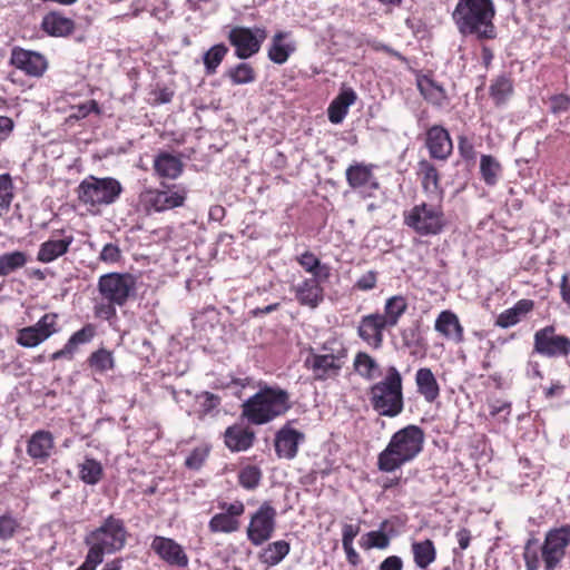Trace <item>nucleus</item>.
Returning <instances> with one entry per match:
<instances>
[{"instance_id": "1", "label": "nucleus", "mask_w": 570, "mask_h": 570, "mask_svg": "<svg viewBox=\"0 0 570 570\" xmlns=\"http://www.w3.org/2000/svg\"><path fill=\"white\" fill-rule=\"evenodd\" d=\"M424 432L414 424L396 431L377 455V469L391 473L412 462L423 450Z\"/></svg>"}, {"instance_id": "2", "label": "nucleus", "mask_w": 570, "mask_h": 570, "mask_svg": "<svg viewBox=\"0 0 570 570\" xmlns=\"http://www.w3.org/2000/svg\"><path fill=\"white\" fill-rule=\"evenodd\" d=\"M494 16L495 7L492 0H459L452 13L461 35L475 36L480 40L497 37Z\"/></svg>"}, {"instance_id": "3", "label": "nucleus", "mask_w": 570, "mask_h": 570, "mask_svg": "<svg viewBox=\"0 0 570 570\" xmlns=\"http://www.w3.org/2000/svg\"><path fill=\"white\" fill-rule=\"evenodd\" d=\"M292 407L289 394L279 386L263 385L242 404V416L254 425L267 424Z\"/></svg>"}, {"instance_id": "4", "label": "nucleus", "mask_w": 570, "mask_h": 570, "mask_svg": "<svg viewBox=\"0 0 570 570\" xmlns=\"http://www.w3.org/2000/svg\"><path fill=\"white\" fill-rule=\"evenodd\" d=\"M570 544V524L550 529L542 546L537 540H529L524 547L523 558L527 570H539L541 561L546 570H556Z\"/></svg>"}, {"instance_id": "5", "label": "nucleus", "mask_w": 570, "mask_h": 570, "mask_svg": "<svg viewBox=\"0 0 570 570\" xmlns=\"http://www.w3.org/2000/svg\"><path fill=\"white\" fill-rule=\"evenodd\" d=\"M347 361V348L337 337L327 338L317 348H313L304 365L312 372L315 381L334 380L340 376Z\"/></svg>"}, {"instance_id": "6", "label": "nucleus", "mask_w": 570, "mask_h": 570, "mask_svg": "<svg viewBox=\"0 0 570 570\" xmlns=\"http://www.w3.org/2000/svg\"><path fill=\"white\" fill-rule=\"evenodd\" d=\"M368 397L381 416L396 417L403 412V379L395 366H389L385 376L370 387Z\"/></svg>"}, {"instance_id": "7", "label": "nucleus", "mask_w": 570, "mask_h": 570, "mask_svg": "<svg viewBox=\"0 0 570 570\" xmlns=\"http://www.w3.org/2000/svg\"><path fill=\"white\" fill-rule=\"evenodd\" d=\"M128 531L125 522L115 515L107 517L101 525L85 537V544L100 556L120 551L127 542Z\"/></svg>"}, {"instance_id": "8", "label": "nucleus", "mask_w": 570, "mask_h": 570, "mask_svg": "<svg viewBox=\"0 0 570 570\" xmlns=\"http://www.w3.org/2000/svg\"><path fill=\"white\" fill-rule=\"evenodd\" d=\"M404 225L420 236H434L443 232L446 218L441 204L422 202L403 214Z\"/></svg>"}, {"instance_id": "9", "label": "nucleus", "mask_w": 570, "mask_h": 570, "mask_svg": "<svg viewBox=\"0 0 570 570\" xmlns=\"http://www.w3.org/2000/svg\"><path fill=\"white\" fill-rule=\"evenodd\" d=\"M122 193L119 180L112 177L97 178L89 176L78 187L79 200L90 207H101L114 204Z\"/></svg>"}, {"instance_id": "10", "label": "nucleus", "mask_w": 570, "mask_h": 570, "mask_svg": "<svg viewBox=\"0 0 570 570\" xmlns=\"http://www.w3.org/2000/svg\"><path fill=\"white\" fill-rule=\"evenodd\" d=\"M163 188H145L139 195V205L147 213H160L184 205L187 190L181 185H161Z\"/></svg>"}, {"instance_id": "11", "label": "nucleus", "mask_w": 570, "mask_h": 570, "mask_svg": "<svg viewBox=\"0 0 570 570\" xmlns=\"http://www.w3.org/2000/svg\"><path fill=\"white\" fill-rule=\"evenodd\" d=\"M97 289L104 299L124 306L136 293V278L129 273H108L99 277Z\"/></svg>"}, {"instance_id": "12", "label": "nucleus", "mask_w": 570, "mask_h": 570, "mask_svg": "<svg viewBox=\"0 0 570 570\" xmlns=\"http://www.w3.org/2000/svg\"><path fill=\"white\" fill-rule=\"evenodd\" d=\"M267 38V31L262 27H233L228 32V40L235 48V56L248 59L256 55Z\"/></svg>"}, {"instance_id": "13", "label": "nucleus", "mask_w": 570, "mask_h": 570, "mask_svg": "<svg viewBox=\"0 0 570 570\" xmlns=\"http://www.w3.org/2000/svg\"><path fill=\"white\" fill-rule=\"evenodd\" d=\"M276 509L269 502H263L252 514L247 527V539L258 547L268 541L276 528Z\"/></svg>"}, {"instance_id": "14", "label": "nucleus", "mask_w": 570, "mask_h": 570, "mask_svg": "<svg viewBox=\"0 0 570 570\" xmlns=\"http://www.w3.org/2000/svg\"><path fill=\"white\" fill-rule=\"evenodd\" d=\"M534 351L546 357H567L570 355V338L557 334L554 326H546L534 333Z\"/></svg>"}, {"instance_id": "15", "label": "nucleus", "mask_w": 570, "mask_h": 570, "mask_svg": "<svg viewBox=\"0 0 570 570\" xmlns=\"http://www.w3.org/2000/svg\"><path fill=\"white\" fill-rule=\"evenodd\" d=\"M57 320L56 313L45 314L35 325L18 331L17 343L28 348L38 346L58 332Z\"/></svg>"}, {"instance_id": "16", "label": "nucleus", "mask_w": 570, "mask_h": 570, "mask_svg": "<svg viewBox=\"0 0 570 570\" xmlns=\"http://www.w3.org/2000/svg\"><path fill=\"white\" fill-rule=\"evenodd\" d=\"M218 508L223 510L216 513L208 522L209 531L213 533H233L239 530V517L245 511V505L242 501H234L233 503L219 502Z\"/></svg>"}, {"instance_id": "17", "label": "nucleus", "mask_w": 570, "mask_h": 570, "mask_svg": "<svg viewBox=\"0 0 570 570\" xmlns=\"http://www.w3.org/2000/svg\"><path fill=\"white\" fill-rule=\"evenodd\" d=\"M75 237L70 232L63 229L55 230L50 237L40 244L37 261L49 264L68 253Z\"/></svg>"}, {"instance_id": "18", "label": "nucleus", "mask_w": 570, "mask_h": 570, "mask_svg": "<svg viewBox=\"0 0 570 570\" xmlns=\"http://www.w3.org/2000/svg\"><path fill=\"white\" fill-rule=\"evenodd\" d=\"M150 549L168 566L186 568L189 563L184 548L171 538L155 535Z\"/></svg>"}, {"instance_id": "19", "label": "nucleus", "mask_w": 570, "mask_h": 570, "mask_svg": "<svg viewBox=\"0 0 570 570\" xmlns=\"http://www.w3.org/2000/svg\"><path fill=\"white\" fill-rule=\"evenodd\" d=\"M373 165L362 163L351 165L345 173L348 185L365 196H372L373 191L379 189L380 186L373 174Z\"/></svg>"}, {"instance_id": "20", "label": "nucleus", "mask_w": 570, "mask_h": 570, "mask_svg": "<svg viewBox=\"0 0 570 570\" xmlns=\"http://www.w3.org/2000/svg\"><path fill=\"white\" fill-rule=\"evenodd\" d=\"M11 63L28 76L40 77L47 69L46 58L35 51L14 48L11 53Z\"/></svg>"}, {"instance_id": "21", "label": "nucleus", "mask_w": 570, "mask_h": 570, "mask_svg": "<svg viewBox=\"0 0 570 570\" xmlns=\"http://www.w3.org/2000/svg\"><path fill=\"white\" fill-rule=\"evenodd\" d=\"M321 277H309L293 287L297 302L309 308H316L324 299V291L320 284Z\"/></svg>"}, {"instance_id": "22", "label": "nucleus", "mask_w": 570, "mask_h": 570, "mask_svg": "<svg viewBox=\"0 0 570 570\" xmlns=\"http://www.w3.org/2000/svg\"><path fill=\"white\" fill-rule=\"evenodd\" d=\"M303 440V433L285 425L275 435V451L279 458L291 460L296 456Z\"/></svg>"}, {"instance_id": "23", "label": "nucleus", "mask_w": 570, "mask_h": 570, "mask_svg": "<svg viewBox=\"0 0 570 570\" xmlns=\"http://www.w3.org/2000/svg\"><path fill=\"white\" fill-rule=\"evenodd\" d=\"M434 330L449 341L456 344L464 340V330L458 315L449 309L442 311L434 323Z\"/></svg>"}, {"instance_id": "24", "label": "nucleus", "mask_w": 570, "mask_h": 570, "mask_svg": "<svg viewBox=\"0 0 570 570\" xmlns=\"http://www.w3.org/2000/svg\"><path fill=\"white\" fill-rule=\"evenodd\" d=\"M387 327L381 314H370L362 317L358 326V335L367 344L379 347L383 342V331Z\"/></svg>"}, {"instance_id": "25", "label": "nucleus", "mask_w": 570, "mask_h": 570, "mask_svg": "<svg viewBox=\"0 0 570 570\" xmlns=\"http://www.w3.org/2000/svg\"><path fill=\"white\" fill-rule=\"evenodd\" d=\"M426 147L433 158H448L453 148L448 130L441 126L431 127L426 132Z\"/></svg>"}, {"instance_id": "26", "label": "nucleus", "mask_w": 570, "mask_h": 570, "mask_svg": "<svg viewBox=\"0 0 570 570\" xmlns=\"http://www.w3.org/2000/svg\"><path fill=\"white\" fill-rule=\"evenodd\" d=\"M154 170L158 177L174 180L181 175L184 163L179 156L161 151L154 159Z\"/></svg>"}, {"instance_id": "27", "label": "nucleus", "mask_w": 570, "mask_h": 570, "mask_svg": "<svg viewBox=\"0 0 570 570\" xmlns=\"http://www.w3.org/2000/svg\"><path fill=\"white\" fill-rule=\"evenodd\" d=\"M415 385L417 393L428 403L435 402L440 396V385L432 370L420 367L415 373Z\"/></svg>"}, {"instance_id": "28", "label": "nucleus", "mask_w": 570, "mask_h": 570, "mask_svg": "<svg viewBox=\"0 0 570 570\" xmlns=\"http://www.w3.org/2000/svg\"><path fill=\"white\" fill-rule=\"evenodd\" d=\"M225 444L233 452L248 450L254 442L255 434L247 428L233 425L225 431Z\"/></svg>"}, {"instance_id": "29", "label": "nucleus", "mask_w": 570, "mask_h": 570, "mask_svg": "<svg viewBox=\"0 0 570 570\" xmlns=\"http://www.w3.org/2000/svg\"><path fill=\"white\" fill-rule=\"evenodd\" d=\"M42 30L52 37H66L75 29V22L59 12L47 13L41 21Z\"/></svg>"}, {"instance_id": "30", "label": "nucleus", "mask_w": 570, "mask_h": 570, "mask_svg": "<svg viewBox=\"0 0 570 570\" xmlns=\"http://www.w3.org/2000/svg\"><path fill=\"white\" fill-rule=\"evenodd\" d=\"M53 436L49 431L39 430L29 439L27 452L32 459L45 460L53 449Z\"/></svg>"}, {"instance_id": "31", "label": "nucleus", "mask_w": 570, "mask_h": 570, "mask_svg": "<svg viewBox=\"0 0 570 570\" xmlns=\"http://www.w3.org/2000/svg\"><path fill=\"white\" fill-rule=\"evenodd\" d=\"M294 51L295 43L294 41L288 40V35L285 32H277L272 39L268 49V58L274 63L283 65Z\"/></svg>"}, {"instance_id": "32", "label": "nucleus", "mask_w": 570, "mask_h": 570, "mask_svg": "<svg viewBox=\"0 0 570 570\" xmlns=\"http://www.w3.org/2000/svg\"><path fill=\"white\" fill-rule=\"evenodd\" d=\"M356 100V94L353 89H344L331 102L328 107V119L332 124H341L346 117L350 106Z\"/></svg>"}, {"instance_id": "33", "label": "nucleus", "mask_w": 570, "mask_h": 570, "mask_svg": "<svg viewBox=\"0 0 570 570\" xmlns=\"http://www.w3.org/2000/svg\"><path fill=\"white\" fill-rule=\"evenodd\" d=\"M533 308V302L530 299H520L514 306L503 311L497 318L495 325L502 328L511 327L518 324L522 316Z\"/></svg>"}, {"instance_id": "34", "label": "nucleus", "mask_w": 570, "mask_h": 570, "mask_svg": "<svg viewBox=\"0 0 570 570\" xmlns=\"http://www.w3.org/2000/svg\"><path fill=\"white\" fill-rule=\"evenodd\" d=\"M414 563L425 570L436 559V549L432 540L414 541L411 546Z\"/></svg>"}, {"instance_id": "35", "label": "nucleus", "mask_w": 570, "mask_h": 570, "mask_svg": "<svg viewBox=\"0 0 570 570\" xmlns=\"http://www.w3.org/2000/svg\"><path fill=\"white\" fill-rule=\"evenodd\" d=\"M417 87L424 98L434 106L443 107L448 101V96L442 86L436 83L430 77L417 79Z\"/></svg>"}, {"instance_id": "36", "label": "nucleus", "mask_w": 570, "mask_h": 570, "mask_svg": "<svg viewBox=\"0 0 570 570\" xmlns=\"http://www.w3.org/2000/svg\"><path fill=\"white\" fill-rule=\"evenodd\" d=\"M291 546L285 540L269 543L259 554V560L267 567H274L289 553Z\"/></svg>"}, {"instance_id": "37", "label": "nucleus", "mask_w": 570, "mask_h": 570, "mask_svg": "<svg viewBox=\"0 0 570 570\" xmlns=\"http://www.w3.org/2000/svg\"><path fill=\"white\" fill-rule=\"evenodd\" d=\"M480 174L487 186H495L502 176V166L491 155H482L480 158Z\"/></svg>"}, {"instance_id": "38", "label": "nucleus", "mask_w": 570, "mask_h": 570, "mask_svg": "<svg viewBox=\"0 0 570 570\" xmlns=\"http://www.w3.org/2000/svg\"><path fill=\"white\" fill-rule=\"evenodd\" d=\"M407 308L406 299L401 295L390 297L384 305V314H381L383 321L389 327H393L399 323L400 317Z\"/></svg>"}, {"instance_id": "39", "label": "nucleus", "mask_w": 570, "mask_h": 570, "mask_svg": "<svg viewBox=\"0 0 570 570\" xmlns=\"http://www.w3.org/2000/svg\"><path fill=\"white\" fill-rule=\"evenodd\" d=\"M27 262V254L21 250L9 252L0 255V277H6L22 268Z\"/></svg>"}, {"instance_id": "40", "label": "nucleus", "mask_w": 570, "mask_h": 570, "mask_svg": "<svg viewBox=\"0 0 570 570\" xmlns=\"http://www.w3.org/2000/svg\"><path fill=\"white\" fill-rule=\"evenodd\" d=\"M387 521L382 522L376 531H370L364 534L360 541V546L365 550L386 549L390 546V537L384 532Z\"/></svg>"}, {"instance_id": "41", "label": "nucleus", "mask_w": 570, "mask_h": 570, "mask_svg": "<svg viewBox=\"0 0 570 570\" xmlns=\"http://www.w3.org/2000/svg\"><path fill=\"white\" fill-rule=\"evenodd\" d=\"M419 174L423 189L429 194H434L439 190V174L436 168L429 161L422 160L419 163Z\"/></svg>"}, {"instance_id": "42", "label": "nucleus", "mask_w": 570, "mask_h": 570, "mask_svg": "<svg viewBox=\"0 0 570 570\" xmlns=\"http://www.w3.org/2000/svg\"><path fill=\"white\" fill-rule=\"evenodd\" d=\"M228 52L224 43H218L209 48L203 56V61L207 75H214Z\"/></svg>"}, {"instance_id": "43", "label": "nucleus", "mask_w": 570, "mask_h": 570, "mask_svg": "<svg viewBox=\"0 0 570 570\" xmlns=\"http://www.w3.org/2000/svg\"><path fill=\"white\" fill-rule=\"evenodd\" d=\"M79 476L86 484H97L102 476L100 462L89 458L85 459V461L79 464Z\"/></svg>"}, {"instance_id": "44", "label": "nucleus", "mask_w": 570, "mask_h": 570, "mask_svg": "<svg viewBox=\"0 0 570 570\" xmlns=\"http://www.w3.org/2000/svg\"><path fill=\"white\" fill-rule=\"evenodd\" d=\"M354 368L363 379L373 380L379 370V364L367 353L360 352L355 356Z\"/></svg>"}, {"instance_id": "45", "label": "nucleus", "mask_w": 570, "mask_h": 570, "mask_svg": "<svg viewBox=\"0 0 570 570\" xmlns=\"http://www.w3.org/2000/svg\"><path fill=\"white\" fill-rule=\"evenodd\" d=\"M489 415L499 423H508L511 415V403L507 400L489 399L487 401Z\"/></svg>"}, {"instance_id": "46", "label": "nucleus", "mask_w": 570, "mask_h": 570, "mask_svg": "<svg viewBox=\"0 0 570 570\" xmlns=\"http://www.w3.org/2000/svg\"><path fill=\"white\" fill-rule=\"evenodd\" d=\"M234 85H246L255 80V71L249 63L240 62L227 72Z\"/></svg>"}, {"instance_id": "47", "label": "nucleus", "mask_w": 570, "mask_h": 570, "mask_svg": "<svg viewBox=\"0 0 570 570\" xmlns=\"http://www.w3.org/2000/svg\"><path fill=\"white\" fill-rule=\"evenodd\" d=\"M512 92V82L504 76L498 77L490 86V95L497 104L504 102Z\"/></svg>"}, {"instance_id": "48", "label": "nucleus", "mask_w": 570, "mask_h": 570, "mask_svg": "<svg viewBox=\"0 0 570 570\" xmlns=\"http://www.w3.org/2000/svg\"><path fill=\"white\" fill-rule=\"evenodd\" d=\"M95 335H96V326L94 324L89 323V324H86L79 331L75 332L67 341V344L75 353L79 345H83V344L91 342V340L95 337Z\"/></svg>"}, {"instance_id": "49", "label": "nucleus", "mask_w": 570, "mask_h": 570, "mask_svg": "<svg viewBox=\"0 0 570 570\" xmlns=\"http://www.w3.org/2000/svg\"><path fill=\"white\" fill-rule=\"evenodd\" d=\"M89 363L97 371L105 372L114 367V357L111 352L100 348L91 354Z\"/></svg>"}, {"instance_id": "50", "label": "nucleus", "mask_w": 570, "mask_h": 570, "mask_svg": "<svg viewBox=\"0 0 570 570\" xmlns=\"http://www.w3.org/2000/svg\"><path fill=\"white\" fill-rule=\"evenodd\" d=\"M261 478H262L261 470L254 465L245 466L239 472V475H238L239 484L247 490L255 489L259 484Z\"/></svg>"}, {"instance_id": "51", "label": "nucleus", "mask_w": 570, "mask_h": 570, "mask_svg": "<svg viewBox=\"0 0 570 570\" xmlns=\"http://www.w3.org/2000/svg\"><path fill=\"white\" fill-rule=\"evenodd\" d=\"M13 198V185L9 174L0 175V212L9 209Z\"/></svg>"}, {"instance_id": "52", "label": "nucleus", "mask_w": 570, "mask_h": 570, "mask_svg": "<svg viewBox=\"0 0 570 570\" xmlns=\"http://www.w3.org/2000/svg\"><path fill=\"white\" fill-rule=\"evenodd\" d=\"M297 262L307 273L312 274V277L322 276L321 261L313 253L304 252L297 257Z\"/></svg>"}, {"instance_id": "53", "label": "nucleus", "mask_w": 570, "mask_h": 570, "mask_svg": "<svg viewBox=\"0 0 570 570\" xmlns=\"http://www.w3.org/2000/svg\"><path fill=\"white\" fill-rule=\"evenodd\" d=\"M116 306H118L117 303L106 301L101 297L100 301L95 302L94 314L98 318L111 321L117 316Z\"/></svg>"}, {"instance_id": "54", "label": "nucleus", "mask_w": 570, "mask_h": 570, "mask_svg": "<svg viewBox=\"0 0 570 570\" xmlns=\"http://www.w3.org/2000/svg\"><path fill=\"white\" fill-rule=\"evenodd\" d=\"M209 453L207 446H198L194 449L185 460V465L190 470H199L205 463Z\"/></svg>"}, {"instance_id": "55", "label": "nucleus", "mask_w": 570, "mask_h": 570, "mask_svg": "<svg viewBox=\"0 0 570 570\" xmlns=\"http://www.w3.org/2000/svg\"><path fill=\"white\" fill-rule=\"evenodd\" d=\"M91 112L99 114V107L95 100H88L80 105L72 106L69 119L80 120L86 118Z\"/></svg>"}, {"instance_id": "56", "label": "nucleus", "mask_w": 570, "mask_h": 570, "mask_svg": "<svg viewBox=\"0 0 570 570\" xmlns=\"http://www.w3.org/2000/svg\"><path fill=\"white\" fill-rule=\"evenodd\" d=\"M120 258H121V252H120L119 247L112 243L106 244L99 254V259L101 262L108 263V264H115V263L119 262Z\"/></svg>"}, {"instance_id": "57", "label": "nucleus", "mask_w": 570, "mask_h": 570, "mask_svg": "<svg viewBox=\"0 0 570 570\" xmlns=\"http://www.w3.org/2000/svg\"><path fill=\"white\" fill-rule=\"evenodd\" d=\"M197 401L200 405L203 414L210 413L220 403L219 397L210 392H203L197 396Z\"/></svg>"}, {"instance_id": "58", "label": "nucleus", "mask_w": 570, "mask_h": 570, "mask_svg": "<svg viewBox=\"0 0 570 570\" xmlns=\"http://www.w3.org/2000/svg\"><path fill=\"white\" fill-rule=\"evenodd\" d=\"M18 521L12 518L11 515H1L0 517V538L3 540H7L11 538L17 528H18Z\"/></svg>"}, {"instance_id": "59", "label": "nucleus", "mask_w": 570, "mask_h": 570, "mask_svg": "<svg viewBox=\"0 0 570 570\" xmlns=\"http://www.w3.org/2000/svg\"><path fill=\"white\" fill-rule=\"evenodd\" d=\"M104 561V557L96 552L91 548H88V552L82 564L76 570H96L99 564Z\"/></svg>"}, {"instance_id": "60", "label": "nucleus", "mask_w": 570, "mask_h": 570, "mask_svg": "<svg viewBox=\"0 0 570 570\" xmlns=\"http://www.w3.org/2000/svg\"><path fill=\"white\" fill-rule=\"evenodd\" d=\"M360 533V527L353 523H346L342 529V544H353L354 539Z\"/></svg>"}, {"instance_id": "61", "label": "nucleus", "mask_w": 570, "mask_h": 570, "mask_svg": "<svg viewBox=\"0 0 570 570\" xmlns=\"http://www.w3.org/2000/svg\"><path fill=\"white\" fill-rule=\"evenodd\" d=\"M375 285L376 275L374 272H367L366 274L362 275L356 282V287L362 291L373 289Z\"/></svg>"}, {"instance_id": "62", "label": "nucleus", "mask_w": 570, "mask_h": 570, "mask_svg": "<svg viewBox=\"0 0 570 570\" xmlns=\"http://www.w3.org/2000/svg\"><path fill=\"white\" fill-rule=\"evenodd\" d=\"M403 569V561L397 556H390L385 558L380 567L379 570H402Z\"/></svg>"}, {"instance_id": "63", "label": "nucleus", "mask_w": 570, "mask_h": 570, "mask_svg": "<svg viewBox=\"0 0 570 570\" xmlns=\"http://www.w3.org/2000/svg\"><path fill=\"white\" fill-rule=\"evenodd\" d=\"M570 106V98L566 95H558L551 98V109L553 112L566 111Z\"/></svg>"}, {"instance_id": "64", "label": "nucleus", "mask_w": 570, "mask_h": 570, "mask_svg": "<svg viewBox=\"0 0 570 570\" xmlns=\"http://www.w3.org/2000/svg\"><path fill=\"white\" fill-rule=\"evenodd\" d=\"M561 295L562 299L570 308V272L562 277Z\"/></svg>"}]
</instances>
